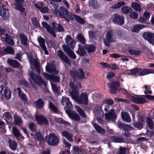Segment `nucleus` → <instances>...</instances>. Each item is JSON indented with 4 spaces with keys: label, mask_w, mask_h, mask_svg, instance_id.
I'll return each instance as SVG.
<instances>
[{
    "label": "nucleus",
    "mask_w": 154,
    "mask_h": 154,
    "mask_svg": "<svg viewBox=\"0 0 154 154\" xmlns=\"http://www.w3.org/2000/svg\"><path fill=\"white\" fill-rule=\"evenodd\" d=\"M52 29L56 32H62L64 31L63 27L60 23H56L55 22L51 23Z\"/></svg>",
    "instance_id": "2eb2a0df"
},
{
    "label": "nucleus",
    "mask_w": 154,
    "mask_h": 154,
    "mask_svg": "<svg viewBox=\"0 0 154 154\" xmlns=\"http://www.w3.org/2000/svg\"><path fill=\"white\" fill-rule=\"evenodd\" d=\"M35 119L39 125H48L49 122L47 118L43 116L36 115L35 117Z\"/></svg>",
    "instance_id": "9b49d317"
},
{
    "label": "nucleus",
    "mask_w": 154,
    "mask_h": 154,
    "mask_svg": "<svg viewBox=\"0 0 154 154\" xmlns=\"http://www.w3.org/2000/svg\"><path fill=\"white\" fill-rule=\"evenodd\" d=\"M5 37H3V38L4 39L5 42L11 45H14L15 44V43L12 38V37L7 33L5 34Z\"/></svg>",
    "instance_id": "cd10ccee"
},
{
    "label": "nucleus",
    "mask_w": 154,
    "mask_h": 154,
    "mask_svg": "<svg viewBox=\"0 0 154 154\" xmlns=\"http://www.w3.org/2000/svg\"><path fill=\"white\" fill-rule=\"evenodd\" d=\"M29 75L31 79L38 86H40L42 84L44 86L46 85V82L42 79L40 76L34 74V72L32 71L29 72Z\"/></svg>",
    "instance_id": "20e7f679"
},
{
    "label": "nucleus",
    "mask_w": 154,
    "mask_h": 154,
    "mask_svg": "<svg viewBox=\"0 0 154 154\" xmlns=\"http://www.w3.org/2000/svg\"><path fill=\"white\" fill-rule=\"evenodd\" d=\"M49 109H51L52 111L55 113H57L58 109L56 106L51 101L49 102V106H48Z\"/></svg>",
    "instance_id": "09e8293b"
},
{
    "label": "nucleus",
    "mask_w": 154,
    "mask_h": 154,
    "mask_svg": "<svg viewBox=\"0 0 154 154\" xmlns=\"http://www.w3.org/2000/svg\"><path fill=\"white\" fill-rule=\"evenodd\" d=\"M131 127V126H129L128 128H127V130H124L125 131V133L123 134V136L125 137L126 138V140H128V141L126 142L127 143H129L131 142V140L130 138L131 136V134L129 132V130L130 129V128Z\"/></svg>",
    "instance_id": "c756f323"
},
{
    "label": "nucleus",
    "mask_w": 154,
    "mask_h": 154,
    "mask_svg": "<svg viewBox=\"0 0 154 154\" xmlns=\"http://www.w3.org/2000/svg\"><path fill=\"white\" fill-rule=\"evenodd\" d=\"M125 5V2H119L117 4H115L112 6V8L114 9L119 8L122 6Z\"/></svg>",
    "instance_id": "4d7b16f0"
},
{
    "label": "nucleus",
    "mask_w": 154,
    "mask_h": 154,
    "mask_svg": "<svg viewBox=\"0 0 154 154\" xmlns=\"http://www.w3.org/2000/svg\"><path fill=\"white\" fill-rule=\"evenodd\" d=\"M131 7L137 11H140L141 8L140 5L136 2H132L131 3Z\"/></svg>",
    "instance_id": "3c124183"
},
{
    "label": "nucleus",
    "mask_w": 154,
    "mask_h": 154,
    "mask_svg": "<svg viewBox=\"0 0 154 154\" xmlns=\"http://www.w3.org/2000/svg\"><path fill=\"white\" fill-rule=\"evenodd\" d=\"M128 149L125 147L120 146L119 148V150L116 154H127V151Z\"/></svg>",
    "instance_id": "de8ad7c7"
},
{
    "label": "nucleus",
    "mask_w": 154,
    "mask_h": 154,
    "mask_svg": "<svg viewBox=\"0 0 154 154\" xmlns=\"http://www.w3.org/2000/svg\"><path fill=\"white\" fill-rule=\"evenodd\" d=\"M131 101L136 104H143L146 103V99L142 97H138L133 96L131 99Z\"/></svg>",
    "instance_id": "a211bd4d"
},
{
    "label": "nucleus",
    "mask_w": 154,
    "mask_h": 154,
    "mask_svg": "<svg viewBox=\"0 0 154 154\" xmlns=\"http://www.w3.org/2000/svg\"><path fill=\"white\" fill-rule=\"evenodd\" d=\"M103 16V14L98 12H95L93 14V17L95 19H100Z\"/></svg>",
    "instance_id": "e2e57ef3"
},
{
    "label": "nucleus",
    "mask_w": 154,
    "mask_h": 154,
    "mask_svg": "<svg viewBox=\"0 0 154 154\" xmlns=\"http://www.w3.org/2000/svg\"><path fill=\"white\" fill-rule=\"evenodd\" d=\"M105 119L108 120L115 121L117 118V115L114 109H111L108 113L105 114Z\"/></svg>",
    "instance_id": "9d476101"
},
{
    "label": "nucleus",
    "mask_w": 154,
    "mask_h": 154,
    "mask_svg": "<svg viewBox=\"0 0 154 154\" xmlns=\"http://www.w3.org/2000/svg\"><path fill=\"white\" fill-rule=\"evenodd\" d=\"M147 26L143 24H137L134 25L131 28V30L133 32L138 33L140 30Z\"/></svg>",
    "instance_id": "5701e85b"
},
{
    "label": "nucleus",
    "mask_w": 154,
    "mask_h": 154,
    "mask_svg": "<svg viewBox=\"0 0 154 154\" xmlns=\"http://www.w3.org/2000/svg\"><path fill=\"white\" fill-rule=\"evenodd\" d=\"M109 139L112 142L115 143H125L124 138L121 136H111Z\"/></svg>",
    "instance_id": "4be33fe9"
},
{
    "label": "nucleus",
    "mask_w": 154,
    "mask_h": 154,
    "mask_svg": "<svg viewBox=\"0 0 154 154\" xmlns=\"http://www.w3.org/2000/svg\"><path fill=\"white\" fill-rule=\"evenodd\" d=\"M145 118L143 116H139L138 118V122L134 121L132 125L138 130H140L143 128L145 122Z\"/></svg>",
    "instance_id": "423d86ee"
},
{
    "label": "nucleus",
    "mask_w": 154,
    "mask_h": 154,
    "mask_svg": "<svg viewBox=\"0 0 154 154\" xmlns=\"http://www.w3.org/2000/svg\"><path fill=\"white\" fill-rule=\"evenodd\" d=\"M78 50L76 51V53L82 57L84 56L86 53L84 47H83L81 44L78 45Z\"/></svg>",
    "instance_id": "b1692460"
},
{
    "label": "nucleus",
    "mask_w": 154,
    "mask_h": 154,
    "mask_svg": "<svg viewBox=\"0 0 154 154\" xmlns=\"http://www.w3.org/2000/svg\"><path fill=\"white\" fill-rule=\"evenodd\" d=\"M88 96L86 92L81 93L80 97L78 98L77 101L79 104H83L87 106L88 104Z\"/></svg>",
    "instance_id": "0eeeda50"
},
{
    "label": "nucleus",
    "mask_w": 154,
    "mask_h": 154,
    "mask_svg": "<svg viewBox=\"0 0 154 154\" xmlns=\"http://www.w3.org/2000/svg\"><path fill=\"white\" fill-rule=\"evenodd\" d=\"M147 123L149 128L151 129L154 128V122L150 117L148 116L146 118Z\"/></svg>",
    "instance_id": "e433bc0d"
},
{
    "label": "nucleus",
    "mask_w": 154,
    "mask_h": 154,
    "mask_svg": "<svg viewBox=\"0 0 154 154\" xmlns=\"http://www.w3.org/2000/svg\"><path fill=\"white\" fill-rule=\"evenodd\" d=\"M119 83L118 82H114L110 84L109 87L110 93L114 94H116L118 90Z\"/></svg>",
    "instance_id": "ddd939ff"
},
{
    "label": "nucleus",
    "mask_w": 154,
    "mask_h": 154,
    "mask_svg": "<svg viewBox=\"0 0 154 154\" xmlns=\"http://www.w3.org/2000/svg\"><path fill=\"white\" fill-rule=\"evenodd\" d=\"M66 112L69 117L71 119L75 121H80V116L75 112L70 110H67Z\"/></svg>",
    "instance_id": "4468645a"
},
{
    "label": "nucleus",
    "mask_w": 154,
    "mask_h": 154,
    "mask_svg": "<svg viewBox=\"0 0 154 154\" xmlns=\"http://www.w3.org/2000/svg\"><path fill=\"white\" fill-rule=\"evenodd\" d=\"M121 117L122 119L126 122H130L131 121L128 114L126 112H121Z\"/></svg>",
    "instance_id": "7c9ffc66"
},
{
    "label": "nucleus",
    "mask_w": 154,
    "mask_h": 154,
    "mask_svg": "<svg viewBox=\"0 0 154 154\" xmlns=\"http://www.w3.org/2000/svg\"><path fill=\"white\" fill-rule=\"evenodd\" d=\"M29 127L33 132H35L37 130L36 127L34 123L32 122L29 124Z\"/></svg>",
    "instance_id": "052dcab7"
},
{
    "label": "nucleus",
    "mask_w": 154,
    "mask_h": 154,
    "mask_svg": "<svg viewBox=\"0 0 154 154\" xmlns=\"http://www.w3.org/2000/svg\"><path fill=\"white\" fill-rule=\"evenodd\" d=\"M55 121L58 123L62 124H64L66 126L69 124L67 122L61 118H58L55 119Z\"/></svg>",
    "instance_id": "5fc2aeb1"
},
{
    "label": "nucleus",
    "mask_w": 154,
    "mask_h": 154,
    "mask_svg": "<svg viewBox=\"0 0 154 154\" xmlns=\"http://www.w3.org/2000/svg\"><path fill=\"white\" fill-rule=\"evenodd\" d=\"M71 97L73 99L77 101L78 98L77 97V92H74L71 91L70 93Z\"/></svg>",
    "instance_id": "0e129e2a"
},
{
    "label": "nucleus",
    "mask_w": 154,
    "mask_h": 154,
    "mask_svg": "<svg viewBox=\"0 0 154 154\" xmlns=\"http://www.w3.org/2000/svg\"><path fill=\"white\" fill-rule=\"evenodd\" d=\"M8 143L9 144V146L10 148L12 150H15L17 146V143L14 140H11L10 139L8 140Z\"/></svg>",
    "instance_id": "c9c22d12"
},
{
    "label": "nucleus",
    "mask_w": 154,
    "mask_h": 154,
    "mask_svg": "<svg viewBox=\"0 0 154 154\" xmlns=\"http://www.w3.org/2000/svg\"><path fill=\"white\" fill-rule=\"evenodd\" d=\"M89 5L94 9H97L99 7V2L95 0H91L90 1Z\"/></svg>",
    "instance_id": "a19ab883"
},
{
    "label": "nucleus",
    "mask_w": 154,
    "mask_h": 154,
    "mask_svg": "<svg viewBox=\"0 0 154 154\" xmlns=\"http://www.w3.org/2000/svg\"><path fill=\"white\" fill-rule=\"evenodd\" d=\"M129 16L130 18L133 19H137L138 17V14L136 12L133 11L131 13Z\"/></svg>",
    "instance_id": "69168bd1"
},
{
    "label": "nucleus",
    "mask_w": 154,
    "mask_h": 154,
    "mask_svg": "<svg viewBox=\"0 0 154 154\" xmlns=\"http://www.w3.org/2000/svg\"><path fill=\"white\" fill-rule=\"evenodd\" d=\"M143 37L151 44L154 45V33L146 32L143 34Z\"/></svg>",
    "instance_id": "1a4fd4ad"
},
{
    "label": "nucleus",
    "mask_w": 154,
    "mask_h": 154,
    "mask_svg": "<svg viewBox=\"0 0 154 154\" xmlns=\"http://www.w3.org/2000/svg\"><path fill=\"white\" fill-rule=\"evenodd\" d=\"M15 7L17 10H19L20 12L23 17L26 15L27 12L25 11V8L23 7L22 5L15 6Z\"/></svg>",
    "instance_id": "473e14b6"
},
{
    "label": "nucleus",
    "mask_w": 154,
    "mask_h": 154,
    "mask_svg": "<svg viewBox=\"0 0 154 154\" xmlns=\"http://www.w3.org/2000/svg\"><path fill=\"white\" fill-rule=\"evenodd\" d=\"M114 34L113 30L112 29L109 30L106 33V38L107 40L109 42H113L115 41H113L112 39V38Z\"/></svg>",
    "instance_id": "f704fd0d"
},
{
    "label": "nucleus",
    "mask_w": 154,
    "mask_h": 154,
    "mask_svg": "<svg viewBox=\"0 0 154 154\" xmlns=\"http://www.w3.org/2000/svg\"><path fill=\"white\" fill-rule=\"evenodd\" d=\"M42 24L43 26L46 29L48 32H49L54 37H56L57 36L55 32L46 22H42Z\"/></svg>",
    "instance_id": "412c9836"
},
{
    "label": "nucleus",
    "mask_w": 154,
    "mask_h": 154,
    "mask_svg": "<svg viewBox=\"0 0 154 154\" xmlns=\"http://www.w3.org/2000/svg\"><path fill=\"white\" fill-rule=\"evenodd\" d=\"M31 20L32 24L37 28L40 27L42 28V27L40 26L39 22L38 21L37 17H33L31 18Z\"/></svg>",
    "instance_id": "a18cd8bd"
},
{
    "label": "nucleus",
    "mask_w": 154,
    "mask_h": 154,
    "mask_svg": "<svg viewBox=\"0 0 154 154\" xmlns=\"http://www.w3.org/2000/svg\"><path fill=\"white\" fill-rule=\"evenodd\" d=\"M62 48L64 52H66L67 55L71 58L75 59L76 56L74 52L66 45H63Z\"/></svg>",
    "instance_id": "f8f14e48"
},
{
    "label": "nucleus",
    "mask_w": 154,
    "mask_h": 154,
    "mask_svg": "<svg viewBox=\"0 0 154 154\" xmlns=\"http://www.w3.org/2000/svg\"><path fill=\"white\" fill-rule=\"evenodd\" d=\"M65 40L67 45L72 49H74L75 45V42L71 36L69 35H66Z\"/></svg>",
    "instance_id": "f3484780"
},
{
    "label": "nucleus",
    "mask_w": 154,
    "mask_h": 154,
    "mask_svg": "<svg viewBox=\"0 0 154 154\" xmlns=\"http://www.w3.org/2000/svg\"><path fill=\"white\" fill-rule=\"evenodd\" d=\"M78 41L81 42L82 44H85L86 40L83 35L81 33H79L76 36Z\"/></svg>",
    "instance_id": "c03bdc74"
},
{
    "label": "nucleus",
    "mask_w": 154,
    "mask_h": 154,
    "mask_svg": "<svg viewBox=\"0 0 154 154\" xmlns=\"http://www.w3.org/2000/svg\"><path fill=\"white\" fill-rule=\"evenodd\" d=\"M74 75L80 79H82L85 77V73L82 69L79 68L75 72Z\"/></svg>",
    "instance_id": "a878e982"
},
{
    "label": "nucleus",
    "mask_w": 154,
    "mask_h": 154,
    "mask_svg": "<svg viewBox=\"0 0 154 154\" xmlns=\"http://www.w3.org/2000/svg\"><path fill=\"white\" fill-rule=\"evenodd\" d=\"M7 63L14 68H18L20 65V64L17 60H15L8 59Z\"/></svg>",
    "instance_id": "393cba45"
},
{
    "label": "nucleus",
    "mask_w": 154,
    "mask_h": 154,
    "mask_svg": "<svg viewBox=\"0 0 154 154\" xmlns=\"http://www.w3.org/2000/svg\"><path fill=\"white\" fill-rule=\"evenodd\" d=\"M5 54H14L15 53V51L12 47L8 46L3 50Z\"/></svg>",
    "instance_id": "72a5a7b5"
},
{
    "label": "nucleus",
    "mask_w": 154,
    "mask_h": 154,
    "mask_svg": "<svg viewBox=\"0 0 154 154\" xmlns=\"http://www.w3.org/2000/svg\"><path fill=\"white\" fill-rule=\"evenodd\" d=\"M93 126L98 133L101 134H103L105 133V130L98 125L96 123H94Z\"/></svg>",
    "instance_id": "2f4dec72"
},
{
    "label": "nucleus",
    "mask_w": 154,
    "mask_h": 154,
    "mask_svg": "<svg viewBox=\"0 0 154 154\" xmlns=\"http://www.w3.org/2000/svg\"><path fill=\"white\" fill-rule=\"evenodd\" d=\"M112 21L116 24L122 26L124 23V18L118 13L114 14L112 16Z\"/></svg>",
    "instance_id": "39448f33"
},
{
    "label": "nucleus",
    "mask_w": 154,
    "mask_h": 154,
    "mask_svg": "<svg viewBox=\"0 0 154 154\" xmlns=\"http://www.w3.org/2000/svg\"><path fill=\"white\" fill-rule=\"evenodd\" d=\"M19 38L22 44L24 45L25 46L28 45L27 43L28 39L25 35L23 34H20L19 35Z\"/></svg>",
    "instance_id": "c85d7f7f"
},
{
    "label": "nucleus",
    "mask_w": 154,
    "mask_h": 154,
    "mask_svg": "<svg viewBox=\"0 0 154 154\" xmlns=\"http://www.w3.org/2000/svg\"><path fill=\"white\" fill-rule=\"evenodd\" d=\"M34 66V68L37 72L39 73H40V69L39 66V62L38 61L37 59L36 58H34V64H33Z\"/></svg>",
    "instance_id": "ea45409f"
},
{
    "label": "nucleus",
    "mask_w": 154,
    "mask_h": 154,
    "mask_svg": "<svg viewBox=\"0 0 154 154\" xmlns=\"http://www.w3.org/2000/svg\"><path fill=\"white\" fill-rule=\"evenodd\" d=\"M44 104L43 100L42 99L39 98L36 102L35 106L38 108H42L43 107Z\"/></svg>",
    "instance_id": "603ef678"
},
{
    "label": "nucleus",
    "mask_w": 154,
    "mask_h": 154,
    "mask_svg": "<svg viewBox=\"0 0 154 154\" xmlns=\"http://www.w3.org/2000/svg\"><path fill=\"white\" fill-rule=\"evenodd\" d=\"M13 133L17 137H19L22 135V134L20 133L18 129L16 127L13 128Z\"/></svg>",
    "instance_id": "6e6d98bb"
},
{
    "label": "nucleus",
    "mask_w": 154,
    "mask_h": 154,
    "mask_svg": "<svg viewBox=\"0 0 154 154\" xmlns=\"http://www.w3.org/2000/svg\"><path fill=\"white\" fill-rule=\"evenodd\" d=\"M46 70L52 74H57L59 71L56 70L55 66L53 64L47 65L45 67Z\"/></svg>",
    "instance_id": "aec40b11"
},
{
    "label": "nucleus",
    "mask_w": 154,
    "mask_h": 154,
    "mask_svg": "<svg viewBox=\"0 0 154 154\" xmlns=\"http://www.w3.org/2000/svg\"><path fill=\"white\" fill-rule=\"evenodd\" d=\"M35 137L36 139L38 140L42 141L44 140V138L42 137L40 132H38L37 133L35 134Z\"/></svg>",
    "instance_id": "680f3d73"
},
{
    "label": "nucleus",
    "mask_w": 154,
    "mask_h": 154,
    "mask_svg": "<svg viewBox=\"0 0 154 154\" xmlns=\"http://www.w3.org/2000/svg\"><path fill=\"white\" fill-rule=\"evenodd\" d=\"M84 47L88 53L94 52L96 50V47L92 44H85Z\"/></svg>",
    "instance_id": "bb28decb"
},
{
    "label": "nucleus",
    "mask_w": 154,
    "mask_h": 154,
    "mask_svg": "<svg viewBox=\"0 0 154 154\" xmlns=\"http://www.w3.org/2000/svg\"><path fill=\"white\" fill-rule=\"evenodd\" d=\"M57 53L60 59L65 62L66 63L71 65V63L66 55L61 50L57 51Z\"/></svg>",
    "instance_id": "dca6fc26"
},
{
    "label": "nucleus",
    "mask_w": 154,
    "mask_h": 154,
    "mask_svg": "<svg viewBox=\"0 0 154 154\" xmlns=\"http://www.w3.org/2000/svg\"><path fill=\"white\" fill-rule=\"evenodd\" d=\"M129 125L125 124L121 122H118L117 124V127L120 129H123L124 130H127V128Z\"/></svg>",
    "instance_id": "864d4df0"
},
{
    "label": "nucleus",
    "mask_w": 154,
    "mask_h": 154,
    "mask_svg": "<svg viewBox=\"0 0 154 154\" xmlns=\"http://www.w3.org/2000/svg\"><path fill=\"white\" fill-rule=\"evenodd\" d=\"M3 95L6 99L8 100L11 98V91L9 89L5 88Z\"/></svg>",
    "instance_id": "37998d69"
},
{
    "label": "nucleus",
    "mask_w": 154,
    "mask_h": 154,
    "mask_svg": "<svg viewBox=\"0 0 154 154\" xmlns=\"http://www.w3.org/2000/svg\"><path fill=\"white\" fill-rule=\"evenodd\" d=\"M128 52L131 55L137 56L140 55V51L132 49L131 48H128L127 49Z\"/></svg>",
    "instance_id": "4c0bfd02"
},
{
    "label": "nucleus",
    "mask_w": 154,
    "mask_h": 154,
    "mask_svg": "<svg viewBox=\"0 0 154 154\" xmlns=\"http://www.w3.org/2000/svg\"><path fill=\"white\" fill-rule=\"evenodd\" d=\"M115 76V74L112 72H108L106 74V77L108 79H110Z\"/></svg>",
    "instance_id": "338daca9"
},
{
    "label": "nucleus",
    "mask_w": 154,
    "mask_h": 154,
    "mask_svg": "<svg viewBox=\"0 0 154 154\" xmlns=\"http://www.w3.org/2000/svg\"><path fill=\"white\" fill-rule=\"evenodd\" d=\"M54 13L55 15L58 17L65 19L67 23H69V20H73L74 19L72 14L69 12L68 10L63 7H60L59 10H55Z\"/></svg>",
    "instance_id": "f257e3e1"
},
{
    "label": "nucleus",
    "mask_w": 154,
    "mask_h": 154,
    "mask_svg": "<svg viewBox=\"0 0 154 154\" xmlns=\"http://www.w3.org/2000/svg\"><path fill=\"white\" fill-rule=\"evenodd\" d=\"M45 139L47 143L50 146H56L59 143V139L54 133L50 134Z\"/></svg>",
    "instance_id": "f03ea898"
},
{
    "label": "nucleus",
    "mask_w": 154,
    "mask_h": 154,
    "mask_svg": "<svg viewBox=\"0 0 154 154\" xmlns=\"http://www.w3.org/2000/svg\"><path fill=\"white\" fill-rule=\"evenodd\" d=\"M103 103L105 104H108L111 106L114 103L113 100L111 99H107L103 101Z\"/></svg>",
    "instance_id": "13d9d810"
},
{
    "label": "nucleus",
    "mask_w": 154,
    "mask_h": 154,
    "mask_svg": "<svg viewBox=\"0 0 154 154\" xmlns=\"http://www.w3.org/2000/svg\"><path fill=\"white\" fill-rule=\"evenodd\" d=\"M38 42L40 46L42 49L44 50L45 54L46 55L48 54V52L47 50V47L45 45V42L44 38L41 37L40 38H38Z\"/></svg>",
    "instance_id": "6ab92c4d"
},
{
    "label": "nucleus",
    "mask_w": 154,
    "mask_h": 154,
    "mask_svg": "<svg viewBox=\"0 0 154 154\" xmlns=\"http://www.w3.org/2000/svg\"><path fill=\"white\" fill-rule=\"evenodd\" d=\"M42 74L43 76L45 79L49 80L50 81L52 75L49 74L45 72H43Z\"/></svg>",
    "instance_id": "774afa93"
},
{
    "label": "nucleus",
    "mask_w": 154,
    "mask_h": 154,
    "mask_svg": "<svg viewBox=\"0 0 154 154\" xmlns=\"http://www.w3.org/2000/svg\"><path fill=\"white\" fill-rule=\"evenodd\" d=\"M50 81L54 82H58L60 81V79L57 76L52 75Z\"/></svg>",
    "instance_id": "bf43d9fd"
},
{
    "label": "nucleus",
    "mask_w": 154,
    "mask_h": 154,
    "mask_svg": "<svg viewBox=\"0 0 154 154\" xmlns=\"http://www.w3.org/2000/svg\"><path fill=\"white\" fill-rule=\"evenodd\" d=\"M130 72L132 75H135L137 73H139V76H144L150 74L152 72V71L149 69H142L140 68H135L130 70Z\"/></svg>",
    "instance_id": "7ed1b4c3"
},
{
    "label": "nucleus",
    "mask_w": 154,
    "mask_h": 154,
    "mask_svg": "<svg viewBox=\"0 0 154 154\" xmlns=\"http://www.w3.org/2000/svg\"><path fill=\"white\" fill-rule=\"evenodd\" d=\"M17 90L18 91V94L19 97L22 100L24 101H26L27 100V97L24 93L22 92L20 88H17Z\"/></svg>",
    "instance_id": "58836bf2"
},
{
    "label": "nucleus",
    "mask_w": 154,
    "mask_h": 154,
    "mask_svg": "<svg viewBox=\"0 0 154 154\" xmlns=\"http://www.w3.org/2000/svg\"><path fill=\"white\" fill-rule=\"evenodd\" d=\"M122 11L125 14H128L132 11V8L128 6L123 7L121 8Z\"/></svg>",
    "instance_id": "49530a36"
},
{
    "label": "nucleus",
    "mask_w": 154,
    "mask_h": 154,
    "mask_svg": "<svg viewBox=\"0 0 154 154\" xmlns=\"http://www.w3.org/2000/svg\"><path fill=\"white\" fill-rule=\"evenodd\" d=\"M14 123L16 125L21 126L22 123L21 119L17 115H15L14 116Z\"/></svg>",
    "instance_id": "79ce46f5"
},
{
    "label": "nucleus",
    "mask_w": 154,
    "mask_h": 154,
    "mask_svg": "<svg viewBox=\"0 0 154 154\" xmlns=\"http://www.w3.org/2000/svg\"><path fill=\"white\" fill-rule=\"evenodd\" d=\"M73 16L75 20L79 23L83 24L85 23V21L84 19L75 14H73Z\"/></svg>",
    "instance_id": "8fccbe9b"
},
{
    "label": "nucleus",
    "mask_w": 154,
    "mask_h": 154,
    "mask_svg": "<svg viewBox=\"0 0 154 154\" xmlns=\"http://www.w3.org/2000/svg\"><path fill=\"white\" fill-rule=\"evenodd\" d=\"M6 5L3 4L0 6V16L4 20H7L9 17V10L5 8Z\"/></svg>",
    "instance_id": "6e6552de"
}]
</instances>
